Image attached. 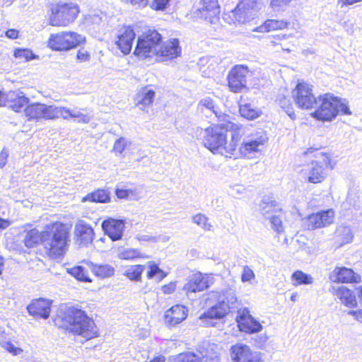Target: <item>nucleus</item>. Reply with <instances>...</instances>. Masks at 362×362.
<instances>
[{"mask_svg": "<svg viewBox=\"0 0 362 362\" xmlns=\"http://www.w3.org/2000/svg\"><path fill=\"white\" fill-rule=\"evenodd\" d=\"M241 127L239 124L224 120L223 123L202 129L200 135L203 136L204 146L212 153L231 158L236 151Z\"/></svg>", "mask_w": 362, "mask_h": 362, "instance_id": "obj_1", "label": "nucleus"}, {"mask_svg": "<svg viewBox=\"0 0 362 362\" xmlns=\"http://www.w3.org/2000/svg\"><path fill=\"white\" fill-rule=\"evenodd\" d=\"M206 300L215 304L199 317V320H202L206 326L214 325V320L222 319L230 312L240 309V303L238 300L235 289L230 286L219 291H210Z\"/></svg>", "mask_w": 362, "mask_h": 362, "instance_id": "obj_2", "label": "nucleus"}, {"mask_svg": "<svg viewBox=\"0 0 362 362\" xmlns=\"http://www.w3.org/2000/svg\"><path fill=\"white\" fill-rule=\"evenodd\" d=\"M55 323L59 327L87 339H92L98 334L94 321L85 311L74 306H66L61 309V315H58Z\"/></svg>", "mask_w": 362, "mask_h": 362, "instance_id": "obj_3", "label": "nucleus"}, {"mask_svg": "<svg viewBox=\"0 0 362 362\" xmlns=\"http://www.w3.org/2000/svg\"><path fill=\"white\" fill-rule=\"evenodd\" d=\"M69 229L68 225L56 222L42 232V245L49 257L57 259L66 253L70 242Z\"/></svg>", "mask_w": 362, "mask_h": 362, "instance_id": "obj_4", "label": "nucleus"}, {"mask_svg": "<svg viewBox=\"0 0 362 362\" xmlns=\"http://www.w3.org/2000/svg\"><path fill=\"white\" fill-rule=\"evenodd\" d=\"M316 103L313 107L315 110L311 115L317 120L331 121L339 112L351 115L349 107L331 93L319 95Z\"/></svg>", "mask_w": 362, "mask_h": 362, "instance_id": "obj_5", "label": "nucleus"}, {"mask_svg": "<svg viewBox=\"0 0 362 362\" xmlns=\"http://www.w3.org/2000/svg\"><path fill=\"white\" fill-rule=\"evenodd\" d=\"M49 24L52 26H67L76 18L79 8L73 2H59L50 8Z\"/></svg>", "mask_w": 362, "mask_h": 362, "instance_id": "obj_6", "label": "nucleus"}, {"mask_svg": "<svg viewBox=\"0 0 362 362\" xmlns=\"http://www.w3.org/2000/svg\"><path fill=\"white\" fill-rule=\"evenodd\" d=\"M315 153L314 157L316 160L312 161V167L309 171L308 180L311 183L322 182L326 177L325 170L329 168L331 170L334 168L335 163H333L330 156L323 152L319 151L317 148H310L305 152V155Z\"/></svg>", "mask_w": 362, "mask_h": 362, "instance_id": "obj_7", "label": "nucleus"}, {"mask_svg": "<svg viewBox=\"0 0 362 362\" xmlns=\"http://www.w3.org/2000/svg\"><path fill=\"white\" fill-rule=\"evenodd\" d=\"M161 41V35L155 29H149L138 37L134 54L139 59L156 55V48Z\"/></svg>", "mask_w": 362, "mask_h": 362, "instance_id": "obj_8", "label": "nucleus"}, {"mask_svg": "<svg viewBox=\"0 0 362 362\" xmlns=\"http://www.w3.org/2000/svg\"><path fill=\"white\" fill-rule=\"evenodd\" d=\"M85 41V37L74 32H62L52 34L48 45L54 50H69Z\"/></svg>", "mask_w": 362, "mask_h": 362, "instance_id": "obj_9", "label": "nucleus"}, {"mask_svg": "<svg viewBox=\"0 0 362 362\" xmlns=\"http://www.w3.org/2000/svg\"><path fill=\"white\" fill-rule=\"evenodd\" d=\"M293 97L296 104L301 109L313 108L317 98H315L312 89V86L299 82L293 90Z\"/></svg>", "mask_w": 362, "mask_h": 362, "instance_id": "obj_10", "label": "nucleus"}, {"mask_svg": "<svg viewBox=\"0 0 362 362\" xmlns=\"http://www.w3.org/2000/svg\"><path fill=\"white\" fill-rule=\"evenodd\" d=\"M249 73L248 67L245 65L238 64L233 66L227 76L230 90L234 93H239L246 88Z\"/></svg>", "mask_w": 362, "mask_h": 362, "instance_id": "obj_11", "label": "nucleus"}, {"mask_svg": "<svg viewBox=\"0 0 362 362\" xmlns=\"http://www.w3.org/2000/svg\"><path fill=\"white\" fill-rule=\"evenodd\" d=\"M25 114L28 120L55 119L57 118L58 107L54 105H46L42 103L27 105L25 109Z\"/></svg>", "mask_w": 362, "mask_h": 362, "instance_id": "obj_12", "label": "nucleus"}, {"mask_svg": "<svg viewBox=\"0 0 362 362\" xmlns=\"http://www.w3.org/2000/svg\"><path fill=\"white\" fill-rule=\"evenodd\" d=\"M211 279L208 275L201 272L193 274L183 286L182 291L189 298H192L194 293L203 291L210 286L212 284Z\"/></svg>", "mask_w": 362, "mask_h": 362, "instance_id": "obj_13", "label": "nucleus"}, {"mask_svg": "<svg viewBox=\"0 0 362 362\" xmlns=\"http://www.w3.org/2000/svg\"><path fill=\"white\" fill-rule=\"evenodd\" d=\"M240 332L247 334L257 333L262 329V325L254 318L247 308H240L235 317Z\"/></svg>", "mask_w": 362, "mask_h": 362, "instance_id": "obj_14", "label": "nucleus"}, {"mask_svg": "<svg viewBox=\"0 0 362 362\" xmlns=\"http://www.w3.org/2000/svg\"><path fill=\"white\" fill-rule=\"evenodd\" d=\"M220 13L221 8L218 0H201L195 14L197 18L216 24L219 20Z\"/></svg>", "mask_w": 362, "mask_h": 362, "instance_id": "obj_15", "label": "nucleus"}, {"mask_svg": "<svg viewBox=\"0 0 362 362\" xmlns=\"http://www.w3.org/2000/svg\"><path fill=\"white\" fill-rule=\"evenodd\" d=\"M230 351L233 362H262L259 354L252 351L246 344L233 345Z\"/></svg>", "mask_w": 362, "mask_h": 362, "instance_id": "obj_16", "label": "nucleus"}, {"mask_svg": "<svg viewBox=\"0 0 362 362\" xmlns=\"http://www.w3.org/2000/svg\"><path fill=\"white\" fill-rule=\"evenodd\" d=\"M334 217V211L332 209L312 214L305 220L307 228L314 230L326 227L333 223Z\"/></svg>", "mask_w": 362, "mask_h": 362, "instance_id": "obj_17", "label": "nucleus"}, {"mask_svg": "<svg viewBox=\"0 0 362 362\" xmlns=\"http://www.w3.org/2000/svg\"><path fill=\"white\" fill-rule=\"evenodd\" d=\"M329 279L335 283H358L361 281V276L351 269L336 267L330 273Z\"/></svg>", "mask_w": 362, "mask_h": 362, "instance_id": "obj_18", "label": "nucleus"}, {"mask_svg": "<svg viewBox=\"0 0 362 362\" xmlns=\"http://www.w3.org/2000/svg\"><path fill=\"white\" fill-rule=\"evenodd\" d=\"M181 50L178 39L172 38L161 45L156 52V56L162 57L163 61L171 60L179 57Z\"/></svg>", "mask_w": 362, "mask_h": 362, "instance_id": "obj_19", "label": "nucleus"}, {"mask_svg": "<svg viewBox=\"0 0 362 362\" xmlns=\"http://www.w3.org/2000/svg\"><path fill=\"white\" fill-rule=\"evenodd\" d=\"M28 102V98L23 92L10 91L5 95L3 106H6L13 111L18 112L23 110L25 111Z\"/></svg>", "mask_w": 362, "mask_h": 362, "instance_id": "obj_20", "label": "nucleus"}, {"mask_svg": "<svg viewBox=\"0 0 362 362\" xmlns=\"http://www.w3.org/2000/svg\"><path fill=\"white\" fill-rule=\"evenodd\" d=\"M102 228L112 240H119L123 236L124 222L122 220L109 218L103 221Z\"/></svg>", "mask_w": 362, "mask_h": 362, "instance_id": "obj_21", "label": "nucleus"}, {"mask_svg": "<svg viewBox=\"0 0 362 362\" xmlns=\"http://www.w3.org/2000/svg\"><path fill=\"white\" fill-rule=\"evenodd\" d=\"M27 310L33 317L47 319L51 311V301L45 298L36 299L28 305Z\"/></svg>", "mask_w": 362, "mask_h": 362, "instance_id": "obj_22", "label": "nucleus"}, {"mask_svg": "<svg viewBox=\"0 0 362 362\" xmlns=\"http://www.w3.org/2000/svg\"><path fill=\"white\" fill-rule=\"evenodd\" d=\"M119 32L116 45L124 54H128L132 49L133 41L136 36L134 30L132 27L128 26L122 28Z\"/></svg>", "mask_w": 362, "mask_h": 362, "instance_id": "obj_23", "label": "nucleus"}, {"mask_svg": "<svg viewBox=\"0 0 362 362\" xmlns=\"http://www.w3.org/2000/svg\"><path fill=\"white\" fill-rule=\"evenodd\" d=\"M267 140L265 135L249 138L243 141L239 148V152L244 156L252 157V154L261 151L260 147L263 146Z\"/></svg>", "mask_w": 362, "mask_h": 362, "instance_id": "obj_24", "label": "nucleus"}, {"mask_svg": "<svg viewBox=\"0 0 362 362\" xmlns=\"http://www.w3.org/2000/svg\"><path fill=\"white\" fill-rule=\"evenodd\" d=\"M187 308L182 305H175L165 313V321L168 326H175L187 316Z\"/></svg>", "mask_w": 362, "mask_h": 362, "instance_id": "obj_25", "label": "nucleus"}, {"mask_svg": "<svg viewBox=\"0 0 362 362\" xmlns=\"http://www.w3.org/2000/svg\"><path fill=\"white\" fill-rule=\"evenodd\" d=\"M75 235L80 245L86 246L92 243L94 232L92 227L84 221H79L75 226Z\"/></svg>", "mask_w": 362, "mask_h": 362, "instance_id": "obj_26", "label": "nucleus"}, {"mask_svg": "<svg viewBox=\"0 0 362 362\" xmlns=\"http://www.w3.org/2000/svg\"><path fill=\"white\" fill-rule=\"evenodd\" d=\"M62 117L64 119L72 118L77 119L79 123L87 124L91 119V116L84 114L80 110L75 108L74 110L68 109L65 107H58L57 118Z\"/></svg>", "mask_w": 362, "mask_h": 362, "instance_id": "obj_27", "label": "nucleus"}, {"mask_svg": "<svg viewBox=\"0 0 362 362\" xmlns=\"http://www.w3.org/2000/svg\"><path fill=\"white\" fill-rule=\"evenodd\" d=\"M335 295L342 304L349 308H355L357 305L356 296L351 290L345 286H340L337 288H332Z\"/></svg>", "mask_w": 362, "mask_h": 362, "instance_id": "obj_28", "label": "nucleus"}, {"mask_svg": "<svg viewBox=\"0 0 362 362\" xmlns=\"http://www.w3.org/2000/svg\"><path fill=\"white\" fill-rule=\"evenodd\" d=\"M218 362L219 358L217 355L209 356L207 354H202V356L192 352L180 354L175 358V362Z\"/></svg>", "mask_w": 362, "mask_h": 362, "instance_id": "obj_29", "label": "nucleus"}, {"mask_svg": "<svg viewBox=\"0 0 362 362\" xmlns=\"http://www.w3.org/2000/svg\"><path fill=\"white\" fill-rule=\"evenodd\" d=\"M155 95L156 92L152 86L143 87L136 93V105L148 107L152 105Z\"/></svg>", "mask_w": 362, "mask_h": 362, "instance_id": "obj_30", "label": "nucleus"}, {"mask_svg": "<svg viewBox=\"0 0 362 362\" xmlns=\"http://www.w3.org/2000/svg\"><path fill=\"white\" fill-rule=\"evenodd\" d=\"M239 112L242 117L253 120L258 118L262 115V110L256 107L253 103L241 100L239 103Z\"/></svg>", "mask_w": 362, "mask_h": 362, "instance_id": "obj_31", "label": "nucleus"}, {"mask_svg": "<svg viewBox=\"0 0 362 362\" xmlns=\"http://www.w3.org/2000/svg\"><path fill=\"white\" fill-rule=\"evenodd\" d=\"M89 268L91 272L98 278L103 279L110 278L115 274V267L109 264H94L90 263Z\"/></svg>", "mask_w": 362, "mask_h": 362, "instance_id": "obj_32", "label": "nucleus"}, {"mask_svg": "<svg viewBox=\"0 0 362 362\" xmlns=\"http://www.w3.org/2000/svg\"><path fill=\"white\" fill-rule=\"evenodd\" d=\"M335 236L339 247L351 243L354 238V234L349 226H339L335 231Z\"/></svg>", "mask_w": 362, "mask_h": 362, "instance_id": "obj_33", "label": "nucleus"}, {"mask_svg": "<svg viewBox=\"0 0 362 362\" xmlns=\"http://www.w3.org/2000/svg\"><path fill=\"white\" fill-rule=\"evenodd\" d=\"M290 23L284 20L268 19L258 28L259 32H270L288 28Z\"/></svg>", "mask_w": 362, "mask_h": 362, "instance_id": "obj_34", "label": "nucleus"}, {"mask_svg": "<svg viewBox=\"0 0 362 362\" xmlns=\"http://www.w3.org/2000/svg\"><path fill=\"white\" fill-rule=\"evenodd\" d=\"M240 3V8H245L250 13V16H253L254 18L263 6L261 0H242Z\"/></svg>", "mask_w": 362, "mask_h": 362, "instance_id": "obj_35", "label": "nucleus"}, {"mask_svg": "<svg viewBox=\"0 0 362 362\" xmlns=\"http://www.w3.org/2000/svg\"><path fill=\"white\" fill-rule=\"evenodd\" d=\"M230 16V18H233L234 22H238L239 23H245L254 18L253 16H250V13H247L245 8L242 7L240 8V3H239L235 8L231 11Z\"/></svg>", "mask_w": 362, "mask_h": 362, "instance_id": "obj_36", "label": "nucleus"}, {"mask_svg": "<svg viewBox=\"0 0 362 362\" xmlns=\"http://www.w3.org/2000/svg\"><path fill=\"white\" fill-rule=\"evenodd\" d=\"M40 241L42 244V232L35 228L28 231L24 238L25 245L28 248L34 247Z\"/></svg>", "mask_w": 362, "mask_h": 362, "instance_id": "obj_37", "label": "nucleus"}, {"mask_svg": "<svg viewBox=\"0 0 362 362\" xmlns=\"http://www.w3.org/2000/svg\"><path fill=\"white\" fill-rule=\"evenodd\" d=\"M274 214L269 216L268 220L271 223L272 228L278 233H282L284 231V227L282 223L284 213L281 210H274Z\"/></svg>", "mask_w": 362, "mask_h": 362, "instance_id": "obj_38", "label": "nucleus"}, {"mask_svg": "<svg viewBox=\"0 0 362 362\" xmlns=\"http://www.w3.org/2000/svg\"><path fill=\"white\" fill-rule=\"evenodd\" d=\"M291 281L295 286L299 285H308L313 282V278L311 275L304 273L300 270L294 272L291 275Z\"/></svg>", "mask_w": 362, "mask_h": 362, "instance_id": "obj_39", "label": "nucleus"}, {"mask_svg": "<svg viewBox=\"0 0 362 362\" xmlns=\"http://www.w3.org/2000/svg\"><path fill=\"white\" fill-rule=\"evenodd\" d=\"M109 193L105 189H98L97 191L88 194L83 201H90L93 202L105 203L109 202Z\"/></svg>", "mask_w": 362, "mask_h": 362, "instance_id": "obj_40", "label": "nucleus"}, {"mask_svg": "<svg viewBox=\"0 0 362 362\" xmlns=\"http://www.w3.org/2000/svg\"><path fill=\"white\" fill-rule=\"evenodd\" d=\"M259 206L261 213L267 219L269 218V216H272V214H274V210H281L276 205V202L267 201L266 199L262 200V203Z\"/></svg>", "mask_w": 362, "mask_h": 362, "instance_id": "obj_41", "label": "nucleus"}, {"mask_svg": "<svg viewBox=\"0 0 362 362\" xmlns=\"http://www.w3.org/2000/svg\"><path fill=\"white\" fill-rule=\"evenodd\" d=\"M144 270V266L141 264L132 265L127 268L124 274L131 280L139 281Z\"/></svg>", "mask_w": 362, "mask_h": 362, "instance_id": "obj_42", "label": "nucleus"}, {"mask_svg": "<svg viewBox=\"0 0 362 362\" xmlns=\"http://www.w3.org/2000/svg\"><path fill=\"white\" fill-rule=\"evenodd\" d=\"M117 256L119 259L126 260H131L139 257H144V256L139 250L133 248L121 249L119 250Z\"/></svg>", "mask_w": 362, "mask_h": 362, "instance_id": "obj_43", "label": "nucleus"}, {"mask_svg": "<svg viewBox=\"0 0 362 362\" xmlns=\"http://www.w3.org/2000/svg\"><path fill=\"white\" fill-rule=\"evenodd\" d=\"M68 272L78 281L84 282L91 281L87 271L82 266H76L69 269Z\"/></svg>", "mask_w": 362, "mask_h": 362, "instance_id": "obj_44", "label": "nucleus"}, {"mask_svg": "<svg viewBox=\"0 0 362 362\" xmlns=\"http://www.w3.org/2000/svg\"><path fill=\"white\" fill-rule=\"evenodd\" d=\"M278 102L280 107L291 118H293L295 117V113L293 112L290 99L286 98L285 96H279L278 98Z\"/></svg>", "mask_w": 362, "mask_h": 362, "instance_id": "obj_45", "label": "nucleus"}, {"mask_svg": "<svg viewBox=\"0 0 362 362\" xmlns=\"http://www.w3.org/2000/svg\"><path fill=\"white\" fill-rule=\"evenodd\" d=\"M192 221L206 230H211L212 225L208 222V218L204 214H196L192 217Z\"/></svg>", "mask_w": 362, "mask_h": 362, "instance_id": "obj_46", "label": "nucleus"}, {"mask_svg": "<svg viewBox=\"0 0 362 362\" xmlns=\"http://www.w3.org/2000/svg\"><path fill=\"white\" fill-rule=\"evenodd\" d=\"M199 105L201 107H204L210 112H213L217 117H220L221 115L219 114L217 108L216 107L214 100L210 98H206L200 101Z\"/></svg>", "mask_w": 362, "mask_h": 362, "instance_id": "obj_47", "label": "nucleus"}, {"mask_svg": "<svg viewBox=\"0 0 362 362\" xmlns=\"http://www.w3.org/2000/svg\"><path fill=\"white\" fill-rule=\"evenodd\" d=\"M293 0H270V6L274 11L284 10Z\"/></svg>", "mask_w": 362, "mask_h": 362, "instance_id": "obj_48", "label": "nucleus"}, {"mask_svg": "<svg viewBox=\"0 0 362 362\" xmlns=\"http://www.w3.org/2000/svg\"><path fill=\"white\" fill-rule=\"evenodd\" d=\"M228 193L233 197L240 198L245 193V187L242 185H234L230 187Z\"/></svg>", "mask_w": 362, "mask_h": 362, "instance_id": "obj_49", "label": "nucleus"}, {"mask_svg": "<svg viewBox=\"0 0 362 362\" xmlns=\"http://www.w3.org/2000/svg\"><path fill=\"white\" fill-rule=\"evenodd\" d=\"M127 145V141L124 137L117 139L114 144L113 151L116 154H122Z\"/></svg>", "mask_w": 362, "mask_h": 362, "instance_id": "obj_50", "label": "nucleus"}, {"mask_svg": "<svg viewBox=\"0 0 362 362\" xmlns=\"http://www.w3.org/2000/svg\"><path fill=\"white\" fill-rule=\"evenodd\" d=\"M170 0H153L150 7L155 11H164L169 5Z\"/></svg>", "mask_w": 362, "mask_h": 362, "instance_id": "obj_51", "label": "nucleus"}, {"mask_svg": "<svg viewBox=\"0 0 362 362\" xmlns=\"http://www.w3.org/2000/svg\"><path fill=\"white\" fill-rule=\"evenodd\" d=\"M148 269L149 270L147 272V277L149 279H153L154 276L158 275L159 272H160V269L154 262H148Z\"/></svg>", "mask_w": 362, "mask_h": 362, "instance_id": "obj_52", "label": "nucleus"}, {"mask_svg": "<svg viewBox=\"0 0 362 362\" xmlns=\"http://www.w3.org/2000/svg\"><path fill=\"white\" fill-rule=\"evenodd\" d=\"M255 274L252 269L248 266L243 267V271L241 275V280L243 282H247L255 278Z\"/></svg>", "mask_w": 362, "mask_h": 362, "instance_id": "obj_53", "label": "nucleus"}, {"mask_svg": "<svg viewBox=\"0 0 362 362\" xmlns=\"http://www.w3.org/2000/svg\"><path fill=\"white\" fill-rule=\"evenodd\" d=\"M32 52L27 49H18L15 50L14 56L16 57L25 58L26 59H31Z\"/></svg>", "mask_w": 362, "mask_h": 362, "instance_id": "obj_54", "label": "nucleus"}, {"mask_svg": "<svg viewBox=\"0 0 362 362\" xmlns=\"http://www.w3.org/2000/svg\"><path fill=\"white\" fill-rule=\"evenodd\" d=\"M175 288H176L175 282H170V284L164 285L162 287V291L165 294H171L175 291Z\"/></svg>", "mask_w": 362, "mask_h": 362, "instance_id": "obj_55", "label": "nucleus"}, {"mask_svg": "<svg viewBox=\"0 0 362 362\" xmlns=\"http://www.w3.org/2000/svg\"><path fill=\"white\" fill-rule=\"evenodd\" d=\"M4 347L13 355H18L21 352H22V349L18 347H16L12 343L6 342Z\"/></svg>", "mask_w": 362, "mask_h": 362, "instance_id": "obj_56", "label": "nucleus"}, {"mask_svg": "<svg viewBox=\"0 0 362 362\" xmlns=\"http://www.w3.org/2000/svg\"><path fill=\"white\" fill-rule=\"evenodd\" d=\"M115 194L119 199L127 198L130 194H132V191L130 189H116Z\"/></svg>", "mask_w": 362, "mask_h": 362, "instance_id": "obj_57", "label": "nucleus"}, {"mask_svg": "<svg viewBox=\"0 0 362 362\" xmlns=\"http://www.w3.org/2000/svg\"><path fill=\"white\" fill-rule=\"evenodd\" d=\"M8 156V150L6 148L2 149V151L0 153V168L6 165Z\"/></svg>", "mask_w": 362, "mask_h": 362, "instance_id": "obj_58", "label": "nucleus"}, {"mask_svg": "<svg viewBox=\"0 0 362 362\" xmlns=\"http://www.w3.org/2000/svg\"><path fill=\"white\" fill-rule=\"evenodd\" d=\"M6 36L12 40L16 39L18 37V30L16 29H8L6 32Z\"/></svg>", "mask_w": 362, "mask_h": 362, "instance_id": "obj_59", "label": "nucleus"}, {"mask_svg": "<svg viewBox=\"0 0 362 362\" xmlns=\"http://www.w3.org/2000/svg\"><path fill=\"white\" fill-rule=\"evenodd\" d=\"M132 5H139L145 7L148 5V0H127Z\"/></svg>", "mask_w": 362, "mask_h": 362, "instance_id": "obj_60", "label": "nucleus"}, {"mask_svg": "<svg viewBox=\"0 0 362 362\" xmlns=\"http://www.w3.org/2000/svg\"><path fill=\"white\" fill-rule=\"evenodd\" d=\"M77 58L81 61L86 62L89 59V54L86 51H84V52L78 51V52L77 54Z\"/></svg>", "mask_w": 362, "mask_h": 362, "instance_id": "obj_61", "label": "nucleus"}, {"mask_svg": "<svg viewBox=\"0 0 362 362\" xmlns=\"http://www.w3.org/2000/svg\"><path fill=\"white\" fill-rule=\"evenodd\" d=\"M342 6L352 5L358 2L362 1V0H341Z\"/></svg>", "mask_w": 362, "mask_h": 362, "instance_id": "obj_62", "label": "nucleus"}, {"mask_svg": "<svg viewBox=\"0 0 362 362\" xmlns=\"http://www.w3.org/2000/svg\"><path fill=\"white\" fill-rule=\"evenodd\" d=\"M8 225V221L0 218V228H6Z\"/></svg>", "mask_w": 362, "mask_h": 362, "instance_id": "obj_63", "label": "nucleus"}, {"mask_svg": "<svg viewBox=\"0 0 362 362\" xmlns=\"http://www.w3.org/2000/svg\"><path fill=\"white\" fill-rule=\"evenodd\" d=\"M165 358L164 356H159L155 357L150 362H165Z\"/></svg>", "mask_w": 362, "mask_h": 362, "instance_id": "obj_64", "label": "nucleus"}]
</instances>
